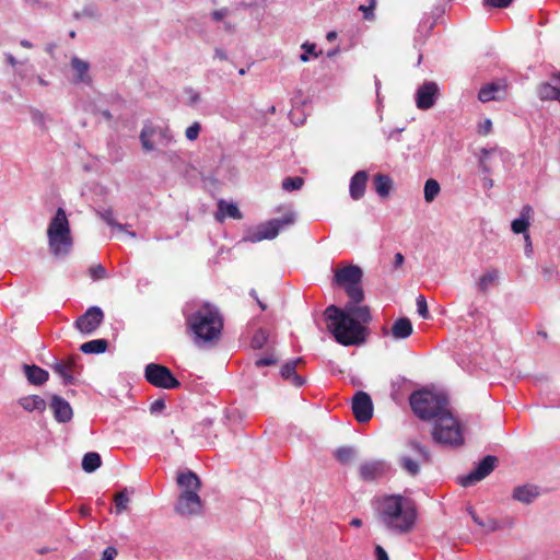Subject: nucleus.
Segmentation results:
<instances>
[{
  "mask_svg": "<svg viewBox=\"0 0 560 560\" xmlns=\"http://www.w3.org/2000/svg\"><path fill=\"white\" fill-rule=\"evenodd\" d=\"M361 302L349 299L343 308L329 305L325 310L324 315L330 322L328 329L342 346H358L365 339L361 323L368 324L372 317L369 306L359 305Z\"/></svg>",
  "mask_w": 560,
  "mask_h": 560,
  "instance_id": "obj_1",
  "label": "nucleus"
},
{
  "mask_svg": "<svg viewBox=\"0 0 560 560\" xmlns=\"http://www.w3.org/2000/svg\"><path fill=\"white\" fill-rule=\"evenodd\" d=\"M184 316L195 346L212 345L219 340L223 329V318L217 306L203 303L191 313L184 308Z\"/></svg>",
  "mask_w": 560,
  "mask_h": 560,
  "instance_id": "obj_2",
  "label": "nucleus"
},
{
  "mask_svg": "<svg viewBox=\"0 0 560 560\" xmlns=\"http://www.w3.org/2000/svg\"><path fill=\"white\" fill-rule=\"evenodd\" d=\"M377 518L389 532L405 534L413 527L417 511L407 498L399 494L386 495L378 502Z\"/></svg>",
  "mask_w": 560,
  "mask_h": 560,
  "instance_id": "obj_3",
  "label": "nucleus"
},
{
  "mask_svg": "<svg viewBox=\"0 0 560 560\" xmlns=\"http://www.w3.org/2000/svg\"><path fill=\"white\" fill-rule=\"evenodd\" d=\"M176 482L182 489L175 512L184 517L199 515L202 512V501L198 492L201 489V480L196 472L184 470L177 474Z\"/></svg>",
  "mask_w": 560,
  "mask_h": 560,
  "instance_id": "obj_4",
  "label": "nucleus"
},
{
  "mask_svg": "<svg viewBox=\"0 0 560 560\" xmlns=\"http://www.w3.org/2000/svg\"><path fill=\"white\" fill-rule=\"evenodd\" d=\"M413 413L421 420H432L448 409L447 396L442 392L419 389L409 397Z\"/></svg>",
  "mask_w": 560,
  "mask_h": 560,
  "instance_id": "obj_5",
  "label": "nucleus"
},
{
  "mask_svg": "<svg viewBox=\"0 0 560 560\" xmlns=\"http://www.w3.org/2000/svg\"><path fill=\"white\" fill-rule=\"evenodd\" d=\"M48 246L56 257L67 256L72 248L70 224L62 208H58L47 228Z\"/></svg>",
  "mask_w": 560,
  "mask_h": 560,
  "instance_id": "obj_6",
  "label": "nucleus"
},
{
  "mask_svg": "<svg viewBox=\"0 0 560 560\" xmlns=\"http://www.w3.org/2000/svg\"><path fill=\"white\" fill-rule=\"evenodd\" d=\"M432 420L434 423L431 435L434 443L452 447L459 446L464 443L460 424L450 409Z\"/></svg>",
  "mask_w": 560,
  "mask_h": 560,
  "instance_id": "obj_7",
  "label": "nucleus"
},
{
  "mask_svg": "<svg viewBox=\"0 0 560 560\" xmlns=\"http://www.w3.org/2000/svg\"><path fill=\"white\" fill-rule=\"evenodd\" d=\"M407 453L399 455L397 463L399 467L410 477H417L423 464L432 462L430 450L416 439L406 442Z\"/></svg>",
  "mask_w": 560,
  "mask_h": 560,
  "instance_id": "obj_8",
  "label": "nucleus"
},
{
  "mask_svg": "<svg viewBox=\"0 0 560 560\" xmlns=\"http://www.w3.org/2000/svg\"><path fill=\"white\" fill-rule=\"evenodd\" d=\"M362 278V269L359 266L349 265L335 270L334 282L345 289L349 299L363 301L364 291L361 285Z\"/></svg>",
  "mask_w": 560,
  "mask_h": 560,
  "instance_id": "obj_9",
  "label": "nucleus"
},
{
  "mask_svg": "<svg viewBox=\"0 0 560 560\" xmlns=\"http://www.w3.org/2000/svg\"><path fill=\"white\" fill-rule=\"evenodd\" d=\"M294 221L295 213L290 211L285 213L282 218L269 220L257 225L255 229L249 230L246 233L244 241L250 243H258L264 240H273L281 230L292 225Z\"/></svg>",
  "mask_w": 560,
  "mask_h": 560,
  "instance_id": "obj_10",
  "label": "nucleus"
},
{
  "mask_svg": "<svg viewBox=\"0 0 560 560\" xmlns=\"http://www.w3.org/2000/svg\"><path fill=\"white\" fill-rule=\"evenodd\" d=\"M139 138L147 152L162 150L173 142V135L168 127L153 124H145Z\"/></svg>",
  "mask_w": 560,
  "mask_h": 560,
  "instance_id": "obj_11",
  "label": "nucleus"
},
{
  "mask_svg": "<svg viewBox=\"0 0 560 560\" xmlns=\"http://www.w3.org/2000/svg\"><path fill=\"white\" fill-rule=\"evenodd\" d=\"M144 377L151 385L159 388L173 389L180 385L168 368L156 363H149L145 366Z\"/></svg>",
  "mask_w": 560,
  "mask_h": 560,
  "instance_id": "obj_12",
  "label": "nucleus"
},
{
  "mask_svg": "<svg viewBox=\"0 0 560 560\" xmlns=\"http://www.w3.org/2000/svg\"><path fill=\"white\" fill-rule=\"evenodd\" d=\"M441 95L440 85L434 81H424L415 92V103L418 109H431Z\"/></svg>",
  "mask_w": 560,
  "mask_h": 560,
  "instance_id": "obj_13",
  "label": "nucleus"
},
{
  "mask_svg": "<svg viewBox=\"0 0 560 560\" xmlns=\"http://www.w3.org/2000/svg\"><path fill=\"white\" fill-rule=\"evenodd\" d=\"M498 458L493 455L485 456L477 466L466 476L459 477V485L470 487L489 476L495 468Z\"/></svg>",
  "mask_w": 560,
  "mask_h": 560,
  "instance_id": "obj_14",
  "label": "nucleus"
},
{
  "mask_svg": "<svg viewBox=\"0 0 560 560\" xmlns=\"http://www.w3.org/2000/svg\"><path fill=\"white\" fill-rule=\"evenodd\" d=\"M79 355H70L67 359H55L52 371L62 378L65 385L75 384V374L80 373L82 365Z\"/></svg>",
  "mask_w": 560,
  "mask_h": 560,
  "instance_id": "obj_15",
  "label": "nucleus"
},
{
  "mask_svg": "<svg viewBox=\"0 0 560 560\" xmlns=\"http://www.w3.org/2000/svg\"><path fill=\"white\" fill-rule=\"evenodd\" d=\"M104 313L100 306L89 307L84 314L78 317L75 328L83 335H92L103 323Z\"/></svg>",
  "mask_w": 560,
  "mask_h": 560,
  "instance_id": "obj_16",
  "label": "nucleus"
},
{
  "mask_svg": "<svg viewBox=\"0 0 560 560\" xmlns=\"http://www.w3.org/2000/svg\"><path fill=\"white\" fill-rule=\"evenodd\" d=\"M352 412L358 422L364 423L373 416V402L370 395L359 390L352 398Z\"/></svg>",
  "mask_w": 560,
  "mask_h": 560,
  "instance_id": "obj_17",
  "label": "nucleus"
},
{
  "mask_svg": "<svg viewBox=\"0 0 560 560\" xmlns=\"http://www.w3.org/2000/svg\"><path fill=\"white\" fill-rule=\"evenodd\" d=\"M506 88L505 80L487 83L480 89L478 100L482 103L503 100L506 95Z\"/></svg>",
  "mask_w": 560,
  "mask_h": 560,
  "instance_id": "obj_18",
  "label": "nucleus"
},
{
  "mask_svg": "<svg viewBox=\"0 0 560 560\" xmlns=\"http://www.w3.org/2000/svg\"><path fill=\"white\" fill-rule=\"evenodd\" d=\"M50 409L52 410L55 420L59 423H67L73 417V410L70 404L59 395L51 396Z\"/></svg>",
  "mask_w": 560,
  "mask_h": 560,
  "instance_id": "obj_19",
  "label": "nucleus"
},
{
  "mask_svg": "<svg viewBox=\"0 0 560 560\" xmlns=\"http://www.w3.org/2000/svg\"><path fill=\"white\" fill-rule=\"evenodd\" d=\"M537 95L541 101H558L560 103V72L550 82L537 86Z\"/></svg>",
  "mask_w": 560,
  "mask_h": 560,
  "instance_id": "obj_20",
  "label": "nucleus"
},
{
  "mask_svg": "<svg viewBox=\"0 0 560 560\" xmlns=\"http://www.w3.org/2000/svg\"><path fill=\"white\" fill-rule=\"evenodd\" d=\"M386 464L383 460H372L363 463L360 468V477L364 481H374L381 478L386 471Z\"/></svg>",
  "mask_w": 560,
  "mask_h": 560,
  "instance_id": "obj_21",
  "label": "nucleus"
},
{
  "mask_svg": "<svg viewBox=\"0 0 560 560\" xmlns=\"http://www.w3.org/2000/svg\"><path fill=\"white\" fill-rule=\"evenodd\" d=\"M366 182L368 173L365 171H359L351 177L349 192L353 200H359L364 196Z\"/></svg>",
  "mask_w": 560,
  "mask_h": 560,
  "instance_id": "obj_22",
  "label": "nucleus"
},
{
  "mask_svg": "<svg viewBox=\"0 0 560 560\" xmlns=\"http://www.w3.org/2000/svg\"><path fill=\"white\" fill-rule=\"evenodd\" d=\"M300 362H302L301 358L290 360L281 368L280 371L281 376L284 380L290 381L295 387H301L305 384V378L296 374V365Z\"/></svg>",
  "mask_w": 560,
  "mask_h": 560,
  "instance_id": "obj_23",
  "label": "nucleus"
},
{
  "mask_svg": "<svg viewBox=\"0 0 560 560\" xmlns=\"http://www.w3.org/2000/svg\"><path fill=\"white\" fill-rule=\"evenodd\" d=\"M533 214V208L529 205H525L521 209L520 217L514 219L511 224V229L515 234H527V229L530 224V218Z\"/></svg>",
  "mask_w": 560,
  "mask_h": 560,
  "instance_id": "obj_24",
  "label": "nucleus"
},
{
  "mask_svg": "<svg viewBox=\"0 0 560 560\" xmlns=\"http://www.w3.org/2000/svg\"><path fill=\"white\" fill-rule=\"evenodd\" d=\"M413 331L412 323L408 317H400L393 323L390 334L394 339L401 340L411 336Z\"/></svg>",
  "mask_w": 560,
  "mask_h": 560,
  "instance_id": "obj_25",
  "label": "nucleus"
},
{
  "mask_svg": "<svg viewBox=\"0 0 560 560\" xmlns=\"http://www.w3.org/2000/svg\"><path fill=\"white\" fill-rule=\"evenodd\" d=\"M539 495L538 488L533 485L518 486L513 491V499L525 504L532 503Z\"/></svg>",
  "mask_w": 560,
  "mask_h": 560,
  "instance_id": "obj_26",
  "label": "nucleus"
},
{
  "mask_svg": "<svg viewBox=\"0 0 560 560\" xmlns=\"http://www.w3.org/2000/svg\"><path fill=\"white\" fill-rule=\"evenodd\" d=\"M19 405L26 411H37L39 413L44 412L47 404L44 398L38 395H30L24 396L19 399Z\"/></svg>",
  "mask_w": 560,
  "mask_h": 560,
  "instance_id": "obj_27",
  "label": "nucleus"
},
{
  "mask_svg": "<svg viewBox=\"0 0 560 560\" xmlns=\"http://www.w3.org/2000/svg\"><path fill=\"white\" fill-rule=\"evenodd\" d=\"M23 369L27 381L33 385H43L48 381V372L37 365L24 364Z\"/></svg>",
  "mask_w": 560,
  "mask_h": 560,
  "instance_id": "obj_28",
  "label": "nucleus"
},
{
  "mask_svg": "<svg viewBox=\"0 0 560 560\" xmlns=\"http://www.w3.org/2000/svg\"><path fill=\"white\" fill-rule=\"evenodd\" d=\"M226 217L232 218V219H241L242 213L235 203L220 200L218 203V211L215 213V219L219 222H222Z\"/></svg>",
  "mask_w": 560,
  "mask_h": 560,
  "instance_id": "obj_29",
  "label": "nucleus"
},
{
  "mask_svg": "<svg viewBox=\"0 0 560 560\" xmlns=\"http://www.w3.org/2000/svg\"><path fill=\"white\" fill-rule=\"evenodd\" d=\"M468 513L471 515L472 521L483 530V533L489 534L501 528V525L498 520L492 517H487L486 520L478 516L472 509H468Z\"/></svg>",
  "mask_w": 560,
  "mask_h": 560,
  "instance_id": "obj_30",
  "label": "nucleus"
},
{
  "mask_svg": "<svg viewBox=\"0 0 560 560\" xmlns=\"http://www.w3.org/2000/svg\"><path fill=\"white\" fill-rule=\"evenodd\" d=\"M500 272L497 269L488 270L482 277H480L477 285L478 290L482 293H487L490 288L495 285L499 281Z\"/></svg>",
  "mask_w": 560,
  "mask_h": 560,
  "instance_id": "obj_31",
  "label": "nucleus"
},
{
  "mask_svg": "<svg viewBox=\"0 0 560 560\" xmlns=\"http://www.w3.org/2000/svg\"><path fill=\"white\" fill-rule=\"evenodd\" d=\"M106 339H94L81 345L80 350L85 354H101L107 350Z\"/></svg>",
  "mask_w": 560,
  "mask_h": 560,
  "instance_id": "obj_32",
  "label": "nucleus"
},
{
  "mask_svg": "<svg viewBox=\"0 0 560 560\" xmlns=\"http://www.w3.org/2000/svg\"><path fill=\"white\" fill-rule=\"evenodd\" d=\"M393 187V180L389 176L377 174L374 176V188L380 197H387Z\"/></svg>",
  "mask_w": 560,
  "mask_h": 560,
  "instance_id": "obj_33",
  "label": "nucleus"
},
{
  "mask_svg": "<svg viewBox=\"0 0 560 560\" xmlns=\"http://www.w3.org/2000/svg\"><path fill=\"white\" fill-rule=\"evenodd\" d=\"M102 464V458L96 452H89L82 458V469L88 472H94Z\"/></svg>",
  "mask_w": 560,
  "mask_h": 560,
  "instance_id": "obj_34",
  "label": "nucleus"
},
{
  "mask_svg": "<svg viewBox=\"0 0 560 560\" xmlns=\"http://www.w3.org/2000/svg\"><path fill=\"white\" fill-rule=\"evenodd\" d=\"M441 187L438 180L433 178L427 179L424 183V200L430 203L432 202L438 195L440 194Z\"/></svg>",
  "mask_w": 560,
  "mask_h": 560,
  "instance_id": "obj_35",
  "label": "nucleus"
},
{
  "mask_svg": "<svg viewBox=\"0 0 560 560\" xmlns=\"http://www.w3.org/2000/svg\"><path fill=\"white\" fill-rule=\"evenodd\" d=\"M98 217L109 226L116 228L119 231H125V225L118 223L114 218V212L112 209H103L97 211Z\"/></svg>",
  "mask_w": 560,
  "mask_h": 560,
  "instance_id": "obj_36",
  "label": "nucleus"
},
{
  "mask_svg": "<svg viewBox=\"0 0 560 560\" xmlns=\"http://www.w3.org/2000/svg\"><path fill=\"white\" fill-rule=\"evenodd\" d=\"M268 339H269L268 331L260 328L252 337L250 346L253 349H256V350L261 349L266 346V343L268 342Z\"/></svg>",
  "mask_w": 560,
  "mask_h": 560,
  "instance_id": "obj_37",
  "label": "nucleus"
},
{
  "mask_svg": "<svg viewBox=\"0 0 560 560\" xmlns=\"http://www.w3.org/2000/svg\"><path fill=\"white\" fill-rule=\"evenodd\" d=\"M129 495L128 490L124 489L115 495V512L120 514L128 509Z\"/></svg>",
  "mask_w": 560,
  "mask_h": 560,
  "instance_id": "obj_38",
  "label": "nucleus"
},
{
  "mask_svg": "<svg viewBox=\"0 0 560 560\" xmlns=\"http://www.w3.org/2000/svg\"><path fill=\"white\" fill-rule=\"evenodd\" d=\"M301 48L303 49V52L299 56L300 60L303 62H306L310 60V57H317V47L314 43H304L302 44Z\"/></svg>",
  "mask_w": 560,
  "mask_h": 560,
  "instance_id": "obj_39",
  "label": "nucleus"
},
{
  "mask_svg": "<svg viewBox=\"0 0 560 560\" xmlns=\"http://www.w3.org/2000/svg\"><path fill=\"white\" fill-rule=\"evenodd\" d=\"M68 80L74 85H90L92 82L90 72H72Z\"/></svg>",
  "mask_w": 560,
  "mask_h": 560,
  "instance_id": "obj_40",
  "label": "nucleus"
},
{
  "mask_svg": "<svg viewBox=\"0 0 560 560\" xmlns=\"http://www.w3.org/2000/svg\"><path fill=\"white\" fill-rule=\"evenodd\" d=\"M303 178L287 177L282 182V188L287 191L299 190L303 186Z\"/></svg>",
  "mask_w": 560,
  "mask_h": 560,
  "instance_id": "obj_41",
  "label": "nucleus"
},
{
  "mask_svg": "<svg viewBox=\"0 0 560 560\" xmlns=\"http://www.w3.org/2000/svg\"><path fill=\"white\" fill-rule=\"evenodd\" d=\"M354 455L355 451L352 447H339L336 451V458L342 464L350 462Z\"/></svg>",
  "mask_w": 560,
  "mask_h": 560,
  "instance_id": "obj_42",
  "label": "nucleus"
},
{
  "mask_svg": "<svg viewBox=\"0 0 560 560\" xmlns=\"http://www.w3.org/2000/svg\"><path fill=\"white\" fill-rule=\"evenodd\" d=\"M89 272L93 280H101L107 277V271L102 265L92 266Z\"/></svg>",
  "mask_w": 560,
  "mask_h": 560,
  "instance_id": "obj_43",
  "label": "nucleus"
},
{
  "mask_svg": "<svg viewBox=\"0 0 560 560\" xmlns=\"http://www.w3.org/2000/svg\"><path fill=\"white\" fill-rule=\"evenodd\" d=\"M491 152H492V150H488L485 148L481 149V151H480L479 164H480L481 171L487 174H489L491 172V167L488 163V155Z\"/></svg>",
  "mask_w": 560,
  "mask_h": 560,
  "instance_id": "obj_44",
  "label": "nucleus"
},
{
  "mask_svg": "<svg viewBox=\"0 0 560 560\" xmlns=\"http://www.w3.org/2000/svg\"><path fill=\"white\" fill-rule=\"evenodd\" d=\"M417 311L422 318L428 319L430 317L428 304L423 295L417 298Z\"/></svg>",
  "mask_w": 560,
  "mask_h": 560,
  "instance_id": "obj_45",
  "label": "nucleus"
},
{
  "mask_svg": "<svg viewBox=\"0 0 560 560\" xmlns=\"http://www.w3.org/2000/svg\"><path fill=\"white\" fill-rule=\"evenodd\" d=\"M201 126L196 121L186 129L185 136L188 140L194 141L198 138Z\"/></svg>",
  "mask_w": 560,
  "mask_h": 560,
  "instance_id": "obj_46",
  "label": "nucleus"
},
{
  "mask_svg": "<svg viewBox=\"0 0 560 560\" xmlns=\"http://www.w3.org/2000/svg\"><path fill=\"white\" fill-rule=\"evenodd\" d=\"M184 92L187 96L188 105L195 106L200 102V94L197 91H195L194 89L187 88V89H185Z\"/></svg>",
  "mask_w": 560,
  "mask_h": 560,
  "instance_id": "obj_47",
  "label": "nucleus"
},
{
  "mask_svg": "<svg viewBox=\"0 0 560 560\" xmlns=\"http://www.w3.org/2000/svg\"><path fill=\"white\" fill-rule=\"evenodd\" d=\"M375 5H376V0H370V4L369 5H360L359 7V10L361 12H363L364 14V19L365 20H373L374 19V9H375Z\"/></svg>",
  "mask_w": 560,
  "mask_h": 560,
  "instance_id": "obj_48",
  "label": "nucleus"
},
{
  "mask_svg": "<svg viewBox=\"0 0 560 560\" xmlns=\"http://www.w3.org/2000/svg\"><path fill=\"white\" fill-rule=\"evenodd\" d=\"M31 119H32L33 124L40 127L42 129L46 128L45 127V116L42 112H39L37 109H33L31 112Z\"/></svg>",
  "mask_w": 560,
  "mask_h": 560,
  "instance_id": "obj_49",
  "label": "nucleus"
},
{
  "mask_svg": "<svg viewBox=\"0 0 560 560\" xmlns=\"http://www.w3.org/2000/svg\"><path fill=\"white\" fill-rule=\"evenodd\" d=\"M278 362V359L273 354H269L264 358H259L255 361L257 368L273 365Z\"/></svg>",
  "mask_w": 560,
  "mask_h": 560,
  "instance_id": "obj_50",
  "label": "nucleus"
},
{
  "mask_svg": "<svg viewBox=\"0 0 560 560\" xmlns=\"http://www.w3.org/2000/svg\"><path fill=\"white\" fill-rule=\"evenodd\" d=\"M291 121L295 125H302L305 121V115L299 112V108L293 107L289 114Z\"/></svg>",
  "mask_w": 560,
  "mask_h": 560,
  "instance_id": "obj_51",
  "label": "nucleus"
},
{
  "mask_svg": "<svg viewBox=\"0 0 560 560\" xmlns=\"http://www.w3.org/2000/svg\"><path fill=\"white\" fill-rule=\"evenodd\" d=\"M513 0H483L485 7H491V8H508Z\"/></svg>",
  "mask_w": 560,
  "mask_h": 560,
  "instance_id": "obj_52",
  "label": "nucleus"
},
{
  "mask_svg": "<svg viewBox=\"0 0 560 560\" xmlns=\"http://www.w3.org/2000/svg\"><path fill=\"white\" fill-rule=\"evenodd\" d=\"M47 75H39L32 73V77L30 79V84L33 85L35 83H38L39 85L46 86L50 83V81L46 78Z\"/></svg>",
  "mask_w": 560,
  "mask_h": 560,
  "instance_id": "obj_53",
  "label": "nucleus"
},
{
  "mask_svg": "<svg viewBox=\"0 0 560 560\" xmlns=\"http://www.w3.org/2000/svg\"><path fill=\"white\" fill-rule=\"evenodd\" d=\"M71 65H72L73 70H80V71L89 70V63L84 60H81L78 57L72 58Z\"/></svg>",
  "mask_w": 560,
  "mask_h": 560,
  "instance_id": "obj_54",
  "label": "nucleus"
},
{
  "mask_svg": "<svg viewBox=\"0 0 560 560\" xmlns=\"http://www.w3.org/2000/svg\"><path fill=\"white\" fill-rule=\"evenodd\" d=\"M165 408V401L163 399L154 400L150 406L151 413L161 412Z\"/></svg>",
  "mask_w": 560,
  "mask_h": 560,
  "instance_id": "obj_55",
  "label": "nucleus"
},
{
  "mask_svg": "<svg viewBox=\"0 0 560 560\" xmlns=\"http://www.w3.org/2000/svg\"><path fill=\"white\" fill-rule=\"evenodd\" d=\"M117 556V550L114 547H107L102 553V560H114Z\"/></svg>",
  "mask_w": 560,
  "mask_h": 560,
  "instance_id": "obj_56",
  "label": "nucleus"
},
{
  "mask_svg": "<svg viewBox=\"0 0 560 560\" xmlns=\"http://www.w3.org/2000/svg\"><path fill=\"white\" fill-rule=\"evenodd\" d=\"M25 4L35 9H47L48 4L44 0H24Z\"/></svg>",
  "mask_w": 560,
  "mask_h": 560,
  "instance_id": "obj_57",
  "label": "nucleus"
},
{
  "mask_svg": "<svg viewBox=\"0 0 560 560\" xmlns=\"http://www.w3.org/2000/svg\"><path fill=\"white\" fill-rule=\"evenodd\" d=\"M211 424L212 420L207 418L199 422L197 425H195L194 430L197 433H205V429L211 427Z\"/></svg>",
  "mask_w": 560,
  "mask_h": 560,
  "instance_id": "obj_58",
  "label": "nucleus"
},
{
  "mask_svg": "<svg viewBox=\"0 0 560 560\" xmlns=\"http://www.w3.org/2000/svg\"><path fill=\"white\" fill-rule=\"evenodd\" d=\"M228 13H229V10L223 8V9L213 11L211 13V16L214 21H221L228 15Z\"/></svg>",
  "mask_w": 560,
  "mask_h": 560,
  "instance_id": "obj_59",
  "label": "nucleus"
},
{
  "mask_svg": "<svg viewBox=\"0 0 560 560\" xmlns=\"http://www.w3.org/2000/svg\"><path fill=\"white\" fill-rule=\"evenodd\" d=\"M375 557H376V560H388V555H387L386 550L382 546H378V545L375 547Z\"/></svg>",
  "mask_w": 560,
  "mask_h": 560,
  "instance_id": "obj_60",
  "label": "nucleus"
},
{
  "mask_svg": "<svg viewBox=\"0 0 560 560\" xmlns=\"http://www.w3.org/2000/svg\"><path fill=\"white\" fill-rule=\"evenodd\" d=\"M404 261H405L404 255L401 253H396L395 257H394V264H393L394 268L395 269L399 268L404 264Z\"/></svg>",
  "mask_w": 560,
  "mask_h": 560,
  "instance_id": "obj_61",
  "label": "nucleus"
},
{
  "mask_svg": "<svg viewBox=\"0 0 560 560\" xmlns=\"http://www.w3.org/2000/svg\"><path fill=\"white\" fill-rule=\"evenodd\" d=\"M5 59L8 61V65L11 66V67H15L18 65L16 59L11 54H7L5 55Z\"/></svg>",
  "mask_w": 560,
  "mask_h": 560,
  "instance_id": "obj_62",
  "label": "nucleus"
},
{
  "mask_svg": "<svg viewBox=\"0 0 560 560\" xmlns=\"http://www.w3.org/2000/svg\"><path fill=\"white\" fill-rule=\"evenodd\" d=\"M82 14L83 16H94V10L90 7H84L83 10H82Z\"/></svg>",
  "mask_w": 560,
  "mask_h": 560,
  "instance_id": "obj_63",
  "label": "nucleus"
},
{
  "mask_svg": "<svg viewBox=\"0 0 560 560\" xmlns=\"http://www.w3.org/2000/svg\"><path fill=\"white\" fill-rule=\"evenodd\" d=\"M100 114L102 115V117L104 119H106L107 121H110L112 120V114L108 109H103V110H100Z\"/></svg>",
  "mask_w": 560,
  "mask_h": 560,
  "instance_id": "obj_64",
  "label": "nucleus"
}]
</instances>
